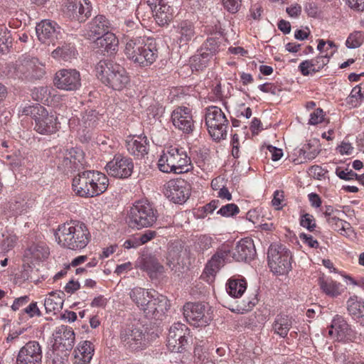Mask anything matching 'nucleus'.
<instances>
[{
	"mask_svg": "<svg viewBox=\"0 0 364 364\" xmlns=\"http://www.w3.org/2000/svg\"><path fill=\"white\" fill-rule=\"evenodd\" d=\"M347 310L353 318L361 319L360 325L364 326V301L358 300L355 296H352L347 301Z\"/></svg>",
	"mask_w": 364,
	"mask_h": 364,
	"instance_id": "obj_34",
	"label": "nucleus"
},
{
	"mask_svg": "<svg viewBox=\"0 0 364 364\" xmlns=\"http://www.w3.org/2000/svg\"><path fill=\"white\" fill-rule=\"evenodd\" d=\"M158 218L156 209L148 200L136 201L128 213V223L132 228L141 229L153 226Z\"/></svg>",
	"mask_w": 364,
	"mask_h": 364,
	"instance_id": "obj_7",
	"label": "nucleus"
},
{
	"mask_svg": "<svg viewBox=\"0 0 364 364\" xmlns=\"http://www.w3.org/2000/svg\"><path fill=\"white\" fill-rule=\"evenodd\" d=\"M318 284L322 291L327 295L336 297L341 294V284L331 279L319 278Z\"/></svg>",
	"mask_w": 364,
	"mask_h": 364,
	"instance_id": "obj_38",
	"label": "nucleus"
},
{
	"mask_svg": "<svg viewBox=\"0 0 364 364\" xmlns=\"http://www.w3.org/2000/svg\"><path fill=\"white\" fill-rule=\"evenodd\" d=\"M210 60L208 54H204L200 50L191 58V67L192 70H200L205 68Z\"/></svg>",
	"mask_w": 364,
	"mask_h": 364,
	"instance_id": "obj_42",
	"label": "nucleus"
},
{
	"mask_svg": "<svg viewBox=\"0 0 364 364\" xmlns=\"http://www.w3.org/2000/svg\"><path fill=\"white\" fill-rule=\"evenodd\" d=\"M181 250L182 247L181 245L173 244L169 246L167 257V264L169 265V267L171 265L174 267L176 264L179 263Z\"/></svg>",
	"mask_w": 364,
	"mask_h": 364,
	"instance_id": "obj_44",
	"label": "nucleus"
},
{
	"mask_svg": "<svg viewBox=\"0 0 364 364\" xmlns=\"http://www.w3.org/2000/svg\"><path fill=\"white\" fill-rule=\"evenodd\" d=\"M126 147L130 154L137 158H143L148 154L149 143L146 136H138L127 139Z\"/></svg>",
	"mask_w": 364,
	"mask_h": 364,
	"instance_id": "obj_27",
	"label": "nucleus"
},
{
	"mask_svg": "<svg viewBox=\"0 0 364 364\" xmlns=\"http://www.w3.org/2000/svg\"><path fill=\"white\" fill-rule=\"evenodd\" d=\"M124 53L134 63L142 67L151 65L156 59L158 51L152 43V40L136 35L129 37L126 35Z\"/></svg>",
	"mask_w": 364,
	"mask_h": 364,
	"instance_id": "obj_4",
	"label": "nucleus"
},
{
	"mask_svg": "<svg viewBox=\"0 0 364 364\" xmlns=\"http://www.w3.org/2000/svg\"><path fill=\"white\" fill-rule=\"evenodd\" d=\"M77 51L70 43H64L58 46L53 52L52 56L55 59L62 60L63 61H70L76 58Z\"/></svg>",
	"mask_w": 364,
	"mask_h": 364,
	"instance_id": "obj_36",
	"label": "nucleus"
},
{
	"mask_svg": "<svg viewBox=\"0 0 364 364\" xmlns=\"http://www.w3.org/2000/svg\"><path fill=\"white\" fill-rule=\"evenodd\" d=\"M69 351L53 348L52 364H66Z\"/></svg>",
	"mask_w": 364,
	"mask_h": 364,
	"instance_id": "obj_50",
	"label": "nucleus"
},
{
	"mask_svg": "<svg viewBox=\"0 0 364 364\" xmlns=\"http://www.w3.org/2000/svg\"><path fill=\"white\" fill-rule=\"evenodd\" d=\"M63 292L52 291L45 299L44 306L46 313L55 314L62 309L63 305Z\"/></svg>",
	"mask_w": 364,
	"mask_h": 364,
	"instance_id": "obj_33",
	"label": "nucleus"
},
{
	"mask_svg": "<svg viewBox=\"0 0 364 364\" xmlns=\"http://www.w3.org/2000/svg\"><path fill=\"white\" fill-rule=\"evenodd\" d=\"M120 340L124 346L133 350L142 349L145 346V334L142 327L128 326L122 330Z\"/></svg>",
	"mask_w": 364,
	"mask_h": 364,
	"instance_id": "obj_18",
	"label": "nucleus"
},
{
	"mask_svg": "<svg viewBox=\"0 0 364 364\" xmlns=\"http://www.w3.org/2000/svg\"><path fill=\"white\" fill-rule=\"evenodd\" d=\"M205 124L213 140L219 141L226 138L229 122L220 107L211 106L206 108Z\"/></svg>",
	"mask_w": 364,
	"mask_h": 364,
	"instance_id": "obj_8",
	"label": "nucleus"
},
{
	"mask_svg": "<svg viewBox=\"0 0 364 364\" xmlns=\"http://www.w3.org/2000/svg\"><path fill=\"white\" fill-rule=\"evenodd\" d=\"M109 22L102 15L95 16L87 25L85 36L87 38H95L108 31Z\"/></svg>",
	"mask_w": 364,
	"mask_h": 364,
	"instance_id": "obj_28",
	"label": "nucleus"
},
{
	"mask_svg": "<svg viewBox=\"0 0 364 364\" xmlns=\"http://www.w3.org/2000/svg\"><path fill=\"white\" fill-rule=\"evenodd\" d=\"M134 168L132 159L122 154H115L113 159L105 166L107 173L117 178H129Z\"/></svg>",
	"mask_w": 364,
	"mask_h": 364,
	"instance_id": "obj_12",
	"label": "nucleus"
},
{
	"mask_svg": "<svg viewBox=\"0 0 364 364\" xmlns=\"http://www.w3.org/2000/svg\"><path fill=\"white\" fill-rule=\"evenodd\" d=\"M95 44L107 53L112 54L117 50L119 41L113 33L107 32L96 38Z\"/></svg>",
	"mask_w": 364,
	"mask_h": 364,
	"instance_id": "obj_31",
	"label": "nucleus"
},
{
	"mask_svg": "<svg viewBox=\"0 0 364 364\" xmlns=\"http://www.w3.org/2000/svg\"><path fill=\"white\" fill-rule=\"evenodd\" d=\"M105 174L95 171L80 172L73 179V189L80 197L92 198L103 193L108 187Z\"/></svg>",
	"mask_w": 364,
	"mask_h": 364,
	"instance_id": "obj_2",
	"label": "nucleus"
},
{
	"mask_svg": "<svg viewBox=\"0 0 364 364\" xmlns=\"http://www.w3.org/2000/svg\"><path fill=\"white\" fill-rule=\"evenodd\" d=\"M158 166L164 173H181L188 172L191 168V158L183 148L170 146L163 151Z\"/></svg>",
	"mask_w": 364,
	"mask_h": 364,
	"instance_id": "obj_6",
	"label": "nucleus"
},
{
	"mask_svg": "<svg viewBox=\"0 0 364 364\" xmlns=\"http://www.w3.org/2000/svg\"><path fill=\"white\" fill-rule=\"evenodd\" d=\"M169 308L168 300L165 296L154 291L149 302L141 310L145 316L149 318L160 319Z\"/></svg>",
	"mask_w": 364,
	"mask_h": 364,
	"instance_id": "obj_20",
	"label": "nucleus"
},
{
	"mask_svg": "<svg viewBox=\"0 0 364 364\" xmlns=\"http://www.w3.org/2000/svg\"><path fill=\"white\" fill-rule=\"evenodd\" d=\"M300 240L305 244H307L310 247L317 248L318 247V242L314 237L306 233H301L299 235Z\"/></svg>",
	"mask_w": 364,
	"mask_h": 364,
	"instance_id": "obj_59",
	"label": "nucleus"
},
{
	"mask_svg": "<svg viewBox=\"0 0 364 364\" xmlns=\"http://www.w3.org/2000/svg\"><path fill=\"white\" fill-rule=\"evenodd\" d=\"M304 10L309 16L316 17L318 12L319 9L314 2H309L306 3L304 7Z\"/></svg>",
	"mask_w": 364,
	"mask_h": 364,
	"instance_id": "obj_61",
	"label": "nucleus"
},
{
	"mask_svg": "<svg viewBox=\"0 0 364 364\" xmlns=\"http://www.w3.org/2000/svg\"><path fill=\"white\" fill-rule=\"evenodd\" d=\"M224 7L230 13H236L240 6L242 0H222Z\"/></svg>",
	"mask_w": 364,
	"mask_h": 364,
	"instance_id": "obj_57",
	"label": "nucleus"
},
{
	"mask_svg": "<svg viewBox=\"0 0 364 364\" xmlns=\"http://www.w3.org/2000/svg\"><path fill=\"white\" fill-rule=\"evenodd\" d=\"M293 318L287 315H277L272 326V331L282 338H286L293 325Z\"/></svg>",
	"mask_w": 364,
	"mask_h": 364,
	"instance_id": "obj_30",
	"label": "nucleus"
},
{
	"mask_svg": "<svg viewBox=\"0 0 364 364\" xmlns=\"http://www.w3.org/2000/svg\"><path fill=\"white\" fill-rule=\"evenodd\" d=\"M53 336V348L67 351L73 349L75 337L72 328L62 325L56 328Z\"/></svg>",
	"mask_w": 364,
	"mask_h": 364,
	"instance_id": "obj_24",
	"label": "nucleus"
},
{
	"mask_svg": "<svg viewBox=\"0 0 364 364\" xmlns=\"http://www.w3.org/2000/svg\"><path fill=\"white\" fill-rule=\"evenodd\" d=\"M165 196L174 203H183L191 194L190 186L183 179L171 180L164 186Z\"/></svg>",
	"mask_w": 364,
	"mask_h": 364,
	"instance_id": "obj_16",
	"label": "nucleus"
},
{
	"mask_svg": "<svg viewBox=\"0 0 364 364\" xmlns=\"http://www.w3.org/2000/svg\"><path fill=\"white\" fill-rule=\"evenodd\" d=\"M231 255L236 261H250L256 255V250L253 240L246 237L240 240L235 247L231 251L228 245H223L222 248L215 255L205 266L204 272L208 275L215 274L221 266L223 265L225 259Z\"/></svg>",
	"mask_w": 364,
	"mask_h": 364,
	"instance_id": "obj_1",
	"label": "nucleus"
},
{
	"mask_svg": "<svg viewBox=\"0 0 364 364\" xmlns=\"http://www.w3.org/2000/svg\"><path fill=\"white\" fill-rule=\"evenodd\" d=\"M55 237L62 247L77 250L87 245L90 234L84 223L75 221L60 225L55 233Z\"/></svg>",
	"mask_w": 364,
	"mask_h": 364,
	"instance_id": "obj_3",
	"label": "nucleus"
},
{
	"mask_svg": "<svg viewBox=\"0 0 364 364\" xmlns=\"http://www.w3.org/2000/svg\"><path fill=\"white\" fill-rule=\"evenodd\" d=\"M154 291H149L141 287H135L130 291L129 296L132 301L141 311L146 304H148L149 299H150Z\"/></svg>",
	"mask_w": 364,
	"mask_h": 364,
	"instance_id": "obj_35",
	"label": "nucleus"
},
{
	"mask_svg": "<svg viewBox=\"0 0 364 364\" xmlns=\"http://www.w3.org/2000/svg\"><path fill=\"white\" fill-rule=\"evenodd\" d=\"M336 174L341 179L345 181H350L355 179V177L358 176V174L352 170L348 171V169L343 170L340 167H338L336 170Z\"/></svg>",
	"mask_w": 364,
	"mask_h": 364,
	"instance_id": "obj_55",
	"label": "nucleus"
},
{
	"mask_svg": "<svg viewBox=\"0 0 364 364\" xmlns=\"http://www.w3.org/2000/svg\"><path fill=\"white\" fill-rule=\"evenodd\" d=\"M38 38L43 43L53 45L55 44V41L61 38L63 30L54 21L44 20L38 23L36 28Z\"/></svg>",
	"mask_w": 364,
	"mask_h": 364,
	"instance_id": "obj_17",
	"label": "nucleus"
},
{
	"mask_svg": "<svg viewBox=\"0 0 364 364\" xmlns=\"http://www.w3.org/2000/svg\"><path fill=\"white\" fill-rule=\"evenodd\" d=\"M22 114L33 116L34 129L41 134H50L58 130L57 117L54 114H49L42 106L25 107Z\"/></svg>",
	"mask_w": 364,
	"mask_h": 364,
	"instance_id": "obj_9",
	"label": "nucleus"
},
{
	"mask_svg": "<svg viewBox=\"0 0 364 364\" xmlns=\"http://www.w3.org/2000/svg\"><path fill=\"white\" fill-rule=\"evenodd\" d=\"M335 51L321 54L314 59L302 61L299 65L300 72L304 76L319 72L328 63L329 59L333 56Z\"/></svg>",
	"mask_w": 364,
	"mask_h": 364,
	"instance_id": "obj_25",
	"label": "nucleus"
},
{
	"mask_svg": "<svg viewBox=\"0 0 364 364\" xmlns=\"http://www.w3.org/2000/svg\"><path fill=\"white\" fill-rule=\"evenodd\" d=\"M247 289V282L244 279L231 278L227 284V292L235 298L242 296Z\"/></svg>",
	"mask_w": 364,
	"mask_h": 364,
	"instance_id": "obj_37",
	"label": "nucleus"
},
{
	"mask_svg": "<svg viewBox=\"0 0 364 364\" xmlns=\"http://www.w3.org/2000/svg\"><path fill=\"white\" fill-rule=\"evenodd\" d=\"M29 250L32 257L39 260L47 258L50 254L48 247L40 244L32 245Z\"/></svg>",
	"mask_w": 364,
	"mask_h": 364,
	"instance_id": "obj_47",
	"label": "nucleus"
},
{
	"mask_svg": "<svg viewBox=\"0 0 364 364\" xmlns=\"http://www.w3.org/2000/svg\"><path fill=\"white\" fill-rule=\"evenodd\" d=\"M324 117L323 111L321 108H317L310 115L309 124L316 125L323 122Z\"/></svg>",
	"mask_w": 364,
	"mask_h": 364,
	"instance_id": "obj_56",
	"label": "nucleus"
},
{
	"mask_svg": "<svg viewBox=\"0 0 364 364\" xmlns=\"http://www.w3.org/2000/svg\"><path fill=\"white\" fill-rule=\"evenodd\" d=\"M42 348L38 342L31 341L26 343L18 351L17 364H41Z\"/></svg>",
	"mask_w": 364,
	"mask_h": 364,
	"instance_id": "obj_19",
	"label": "nucleus"
},
{
	"mask_svg": "<svg viewBox=\"0 0 364 364\" xmlns=\"http://www.w3.org/2000/svg\"><path fill=\"white\" fill-rule=\"evenodd\" d=\"M188 328L181 323H175L169 328L168 338H176L178 340L188 339L189 335Z\"/></svg>",
	"mask_w": 364,
	"mask_h": 364,
	"instance_id": "obj_40",
	"label": "nucleus"
},
{
	"mask_svg": "<svg viewBox=\"0 0 364 364\" xmlns=\"http://www.w3.org/2000/svg\"><path fill=\"white\" fill-rule=\"evenodd\" d=\"M300 224L311 232L314 231L316 226L313 215L309 213H305L301 216Z\"/></svg>",
	"mask_w": 364,
	"mask_h": 364,
	"instance_id": "obj_53",
	"label": "nucleus"
},
{
	"mask_svg": "<svg viewBox=\"0 0 364 364\" xmlns=\"http://www.w3.org/2000/svg\"><path fill=\"white\" fill-rule=\"evenodd\" d=\"M143 266L144 268L151 274L157 273L161 274L164 272V267L154 256H145L143 258Z\"/></svg>",
	"mask_w": 364,
	"mask_h": 364,
	"instance_id": "obj_41",
	"label": "nucleus"
},
{
	"mask_svg": "<svg viewBox=\"0 0 364 364\" xmlns=\"http://www.w3.org/2000/svg\"><path fill=\"white\" fill-rule=\"evenodd\" d=\"M96 73L103 84L115 90H123L129 82L125 69L112 60H100L96 65Z\"/></svg>",
	"mask_w": 364,
	"mask_h": 364,
	"instance_id": "obj_5",
	"label": "nucleus"
},
{
	"mask_svg": "<svg viewBox=\"0 0 364 364\" xmlns=\"http://www.w3.org/2000/svg\"><path fill=\"white\" fill-rule=\"evenodd\" d=\"M53 83L60 90H77L81 86L80 73L75 69H61L55 74Z\"/></svg>",
	"mask_w": 364,
	"mask_h": 364,
	"instance_id": "obj_14",
	"label": "nucleus"
},
{
	"mask_svg": "<svg viewBox=\"0 0 364 364\" xmlns=\"http://www.w3.org/2000/svg\"><path fill=\"white\" fill-rule=\"evenodd\" d=\"M341 215H333L332 218L327 219V223L331 225L333 229L344 235L346 230L350 229V224L339 218Z\"/></svg>",
	"mask_w": 364,
	"mask_h": 364,
	"instance_id": "obj_45",
	"label": "nucleus"
},
{
	"mask_svg": "<svg viewBox=\"0 0 364 364\" xmlns=\"http://www.w3.org/2000/svg\"><path fill=\"white\" fill-rule=\"evenodd\" d=\"M16 75L40 79L45 75V65L38 59L29 55L20 58L16 63Z\"/></svg>",
	"mask_w": 364,
	"mask_h": 364,
	"instance_id": "obj_11",
	"label": "nucleus"
},
{
	"mask_svg": "<svg viewBox=\"0 0 364 364\" xmlns=\"http://www.w3.org/2000/svg\"><path fill=\"white\" fill-rule=\"evenodd\" d=\"M171 120L174 127L185 134H191L194 129V122L191 110L186 107L174 109L171 114Z\"/></svg>",
	"mask_w": 364,
	"mask_h": 364,
	"instance_id": "obj_21",
	"label": "nucleus"
},
{
	"mask_svg": "<svg viewBox=\"0 0 364 364\" xmlns=\"http://www.w3.org/2000/svg\"><path fill=\"white\" fill-rule=\"evenodd\" d=\"M363 33L354 32L348 37L346 45L349 48H358L363 42Z\"/></svg>",
	"mask_w": 364,
	"mask_h": 364,
	"instance_id": "obj_48",
	"label": "nucleus"
},
{
	"mask_svg": "<svg viewBox=\"0 0 364 364\" xmlns=\"http://www.w3.org/2000/svg\"><path fill=\"white\" fill-rule=\"evenodd\" d=\"M23 311L28 314L30 317H33L35 316H41V311L39 310L38 307L37 306L36 302H32L27 307H26L23 309Z\"/></svg>",
	"mask_w": 364,
	"mask_h": 364,
	"instance_id": "obj_60",
	"label": "nucleus"
},
{
	"mask_svg": "<svg viewBox=\"0 0 364 364\" xmlns=\"http://www.w3.org/2000/svg\"><path fill=\"white\" fill-rule=\"evenodd\" d=\"M178 41L181 46L186 45L195 35L193 23L188 21H183L176 27Z\"/></svg>",
	"mask_w": 364,
	"mask_h": 364,
	"instance_id": "obj_32",
	"label": "nucleus"
},
{
	"mask_svg": "<svg viewBox=\"0 0 364 364\" xmlns=\"http://www.w3.org/2000/svg\"><path fill=\"white\" fill-rule=\"evenodd\" d=\"M310 148L309 144H307L306 146H304L303 149L300 150V155L303 154L304 159L309 161H311L315 159L319 153L316 149L310 151Z\"/></svg>",
	"mask_w": 364,
	"mask_h": 364,
	"instance_id": "obj_58",
	"label": "nucleus"
},
{
	"mask_svg": "<svg viewBox=\"0 0 364 364\" xmlns=\"http://www.w3.org/2000/svg\"><path fill=\"white\" fill-rule=\"evenodd\" d=\"M239 211L240 210L237 205L234 203H229L222 206L217 213L224 217H230L237 214Z\"/></svg>",
	"mask_w": 364,
	"mask_h": 364,
	"instance_id": "obj_52",
	"label": "nucleus"
},
{
	"mask_svg": "<svg viewBox=\"0 0 364 364\" xmlns=\"http://www.w3.org/2000/svg\"><path fill=\"white\" fill-rule=\"evenodd\" d=\"M364 99V88L360 85H356L353 88L350 94L347 97V103L353 107H357L360 105V102Z\"/></svg>",
	"mask_w": 364,
	"mask_h": 364,
	"instance_id": "obj_43",
	"label": "nucleus"
},
{
	"mask_svg": "<svg viewBox=\"0 0 364 364\" xmlns=\"http://www.w3.org/2000/svg\"><path fill=\"white\" fill-rule=\"evenodd\" d=\"M267 150L271 153V159L272 161H278L283 156V151L281 149H278L274 146L268 145Z\"/></svg>",
	"mask_w": 364,
	"mask_h": 364,
	"instance_id": "obj_63",
	"label": "nucleus"
},
{
	"mask_svg": "<svg viewBox=\"0 0 364 364\" xmlns=\"http://www.w3.org/2000/svg\"><path fill=\"white\" fill-rule=\"evenodd\" d=\"M267 259L269 268L276 274H284L291 269V253L283 245L272 244L268 250Z\"/></svg>",
	"mask_w": 364,
	"mask_h": 364,
	"instance_id": "obj_10",
	"label": "nucleus"
},
{
	"mask_svg": "<svg viewBox=\"0 0 364 364\" xmlns=\"http://www.w3.org/2000/svg\"><path fill=\"white\" fill-rule=\"evenodd\" d=\"M92 6L89 0H66L63 14L71 20L85 21L91 16Z\"/></svg>",
	"mask_w": 364,
	"mask_h": 364,
	"instance_id": "obj_13",
	"label": "nucleus"
},
{
	"mask_svg": "<svg viewBox=\"0 0 364 364\" xmlns=\"http://www.w3.org/2000/svg\"><path fill=\"white\" fill-rule=\"evenodd\" d=\"M183 315L187 321L196 327L205 326L211 321L206 312V305L202 303H187L183 306Z\"/></svg>",
	"mask_w": 364,
	"mask_h": 364,
	"instance_id": "obj_15",
	"label": "nucleus"
},
{
	"mask_svg": "<svg viewBox=\"0 0 364 364\" xmlns=\"http://www.w3.org/2000/svg\"><path fill=\"white\" fill-rule=\"evenodd\" d=\"M148 117L155 119L160 117L164 112V107L159 103L151 105L146 109Z\"/></svg>",
	"mask_w": 364,
	"mask_h": 364,
	"instance_id": "obj_54",
	"label": "nucleus"
},
{
	"mask_svg": "<svg viewBox=\"0 0 364 364\" xmlns=\"http://www.w3.org/2000/svg\"><path fill=\"white\" fill-rule=\"evenodd\" d=\"M328 334L338 340H348L352 337L353 331L343 316L336 315L332 321Z\"/></svg>",
	"mask_w": 364,
	"mask_h": 364,
	"instance_id": "obj_26",
	"label": "nucleus"
},
{
	"mask_svg": "<svg viewBox=\"0 0 364 364\" xmlns=\"http://www.w3.org/2000/svg\"><path fill=\"white\" fill-rule=\"evenodd\" d=\"M26 203L23 199L11 200L9 202L8 209L13 215H21L26 208Z\"/></svg>",
	"mask_w": 364,
	"mask_h": 364,
	"instance_id": "obj_49",
	"label": "nucleus"
},
{
	"mask_svg": "<svg viewBox=\"0 0 364 364\" xmlns=\"http://www.w3.org/2000/svg\"><path fill=\"white\" fill-rule=\"evenodd\" d=\"M188 344V339L178 340L176 338H167V347L171 352L173 353L183 352L186 349V347Z\"/></svg>",
	"mask_w": 364,
	"mask_h": 364,
	"instance_id": "obj_46",
	"label": "nucleus"
},
{
	"mask_svg": "<svg viewBox=\"0 0 364 364\" xmlns=\"http://www.w3.org/2000/svg\"><path fill=\"white\" fill-rule=\"evenodd\" d=\"M94 354V346L90 341L80 343L74 350L75 364H88Z\"/></svg>",
	"mask_w": 364,
	"mask_h": 364,
	"instance_id": "obj_29",
	"label": "nucleus"
},
{
	"mask_svg": "<svg viewBox=\"0 0 364 364\" xmlns=\"http://www.w3.org/2000/svg\"><path fill=\"white\" fill-rule=\"evenodd\" d=\"M77 132L83 142L89 141L92 138V131L97 122V113L94 110H90L81 114V118L77 119Z\"/></svg>",
	"mask_w": 364,
	"mask_h": 364,
	"instance_id": "obj_23",
	"label": "nucleus"
},
{
	"mask_svg": "<svg viewBox=\"0 0 364 364\" xmlns=\"http://www.w3.org/2000/svg\"><path fill=\"white\" fill-rule=\"evenodd\" d=\"M153 11L158 24H167L173 18V9L170 5V0H145Z\"/></svg>",
	"mask_w": 364,
	"mask_h": 364,
	"instance_id": "obj_22",
	"label": "nucleus"
},
{
	"mask_svg": "<svg viewBox=\"0 0 364 364\" xmlns=\"http://www.w3.org/2000/svg\"><path fill=\"white\" fill-rule=\"evenodd\" d=\"M335 362L336 364H350L352 358L346 349H338L334 353Z\"/></svg>",
	"mask_w": 364,
	"mask_h": 364,
	"instance_id": "obj_51",
	"label": "nucleus"
},
{
	"mask_svg": "<svg viewBox=\"0 0 364 364\" xmlns=\"http://www.w3.org/2000/svg\"><path fill=\"white\" fill-rule=\"evenodd\" d=\"M222 38L215 37H209L203 43L200 48V50L204 54H208L210 59L220 50Z\"/></svg>",
	"mask_w": 364,
	"mask_h": 364,
	"instance_id": "obj_39",
	"label": "nucleus"
},
{
	"mask_svg": "<svg viewBox=\"0 0 364 364\" xmlns=\"http://www.w3.org/2000/svg\"><path fill=\"white\" fill-rule=\"evenodd\" d=\"M126 26V32L127 35H129V37H132V31L134 29H140L141 23L139 19H136V21H125Z\"/></svg>",
	"mask_w": 364,
	"mask_h": 364,
	"instance_id": "obj_62",
	"label": "nucleus"
},
{
	"mask_svg": "<svg viewBox=\"0 0 364 364\" xmlns=\"http://www.w3.org/2000/svg\"><path fill=\"white\" fill-rule=\"evenodd\" d=\"M156 235V232L154 231L148 230L145 233L141 234L136 237L139 242H140V245L146 243L153 239Z\"/></svg>",
	"mask_w": 364,
	"mask_h": 364,
	"instance_id": "obj_64",
	"label": "nucleus"
}]
</instances>
